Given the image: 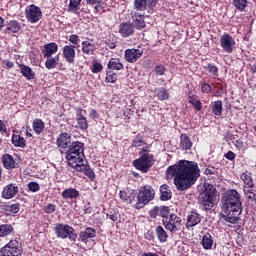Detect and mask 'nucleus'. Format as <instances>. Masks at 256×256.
<instances>
[{
    "label": "nucleus",
    "instance_id": "nucleus-4",
    "mask_svg": "<svg viewBox=\"0 0 256 256\" xmlns=\"http://www.w3.org/2000/svg\"><path fill=\"white\" fill-rule=\"evenodd\" d=\"M66 159L68 165L75 164V161H83L85 159V144L79 141L70 143L66 151Z\"/></svg>",
    "mask_w": 256,
    "mask_h": 256
},
{
    "label": "nucleus",
    "instance_id": "nucleus-59",
    "mask_svg": "<svg viewBox=\"0 0 256 256\" xmlns=\"http://www.w3.org/2000/svg\"><path fill=\"white\" fill-rule=\"evenodd\" d=\"M2 63L5 69H13V67L15 66V64L8 59L3 60Z\"/></svg>",
    "mask_w": 256,
    "mask_h": 256
},
{
    "label": "nucleus",
    "instance_id": "nucleus-51",
    "mask_svg": "<svg viewBox=\"0 0 256 256\" xmlns=\"http://www.w3.org/2000/svg\"><path fill=\"white\" fill-rule=\"evenodd\" d=\"M84 175H86V177L90 178L91 181H93V179H95V172H93V170H91V167H89L88 165L84 169Z\"/></svg>",
    "mask_w": 256,
    "mask_h": 256
},
{
    "label": "nucleus",
    "instance_id": "nucleus-22",
    "mask_svg": "<svg viewBox=\"0 0 256 256\" xmlns=\"http://www.w3.org/2000/svg\"><path fill=\"white\" fill-rule=\"evenodd\" d=\"M97 231L93 229L92 227H88L85 229V231H82L79 233L80 241L83 243H87L89 239H93V237H96Z\"/></svg>",
    "mask_w": 256,
    "mask_h": 256
},
{
    "label": "nucleus",
    "instance_id": "nucleus-19",
    "mask_svg": "<svg viewBox=\"0 0 256 256\" xmlns=\"http://www.w3.org/2000/svg\"><path fill=\"white\" fill-rule=\"evenodd\" d=\"M59 51V45L55 42L45 44L42 49L43 57H52Z\"/></svg>",
    "mask_w": 256,
    "mask_h": 256
},
{
    "label": "nucleus",
    "instance_id": "nucleus-43",
    "mask_svg": "<svg viewBox=\"0 0 256 256\" xmlns=\"http://www.w3.org/2000/svg\"><path fill=\"white\" fill-rule=\"evenodd\" d=\"M156 95L160 101H167V99H169V92H167L165 88L157 89Z\"/></svg>",
    "mask_w": 256,
    "mask_h": 256
},
{
    "label": "nucleus",
    "instance_id": "nucleus-58",
    "mask_svg": "<svg viewBox=\"0 0 256 256\" xmlns=\"http://www.w3.org/2000/svg\"><path fill=\"white\" fill-rule=\"evenodd\" d=\"M20 209L21 207H19V204H12L8 206V211H10V213H12L13 215L17 214Z\"/></svg>",
    "mask_w": 256,
    "mask_h": 256
},
{
    "label": "nucleus",
    "instance_id": "nucleus-2",
    "mask_svg": "<svg viewBox=\"0 0 256 256\" xmlns=\"http://www.w3.org/2000/svg\"><path fill=\"white\" fill-rule=\"evenodd\" d=\"M241 208V194L235 189L227 190L221 197V215L227 223L235 225L239 221Z\"/></svg>",
    "mask_w": 256,
    "mask_h": 256
},
{
    "label": "nucleus",
    "instance_id": "nucleus-47",
    "mask_svg": "<svg viewBox=\"0 0 256 256\" xmlns=\"http://www.w3.org/2000/svg\"><path fill=\"white\" fill-rule=\"evenodd\" d=\"M103 71V64L94 60L92 63V73H101Z\"/></svg>",
    "mask_w": 256,
    "mask_h": 256
},
{
    "label": "nucleus",
    "instance_id": "nucleus-15",
    "mask_svg": "<svg viewBox=\"0 0 256 256\" xmlns=\"http://www.w3.org/2000/svg\"><path fill=\"white\" fill-rule=\"evenodd\" d=\"M19 193V186L16 184H8L3 188V199H13Z\"/></svg>",
    "mask_w": 256,
    "mask_h": 256
},
{
    "label": "nucleus",
    "instance_id": "nucleus-52",
    "mask_svg": "<svg viewBox=\"0 0 256 256\" xmlns=\"http://www.w3.org/2000/svg\"><path fill=\"white\" fill-rule=\"evenodd\" d=\"M28 189L32 193H37V191H39V189H40L39 183H37V182H30L28 184Z\"/></svg>",
    "mask_w": 256,
    "mask_h": 256
},
{
    "label": "nucleus",
    "instance_id": "nucleus-20",
    "mask_svg": "<svg viewBox=\"0 0 256 256\" xmlns=\"http://www.w3.org/2000/svg\"><path fill=\"white\" fill-rule=\"evenodd\" d=\"M56 144L60 149L69 148V145L71 144V136L68 133H61L56 140Z\"/></svg>",
    "mask_w": 256,
    "mask_h": 256
},
{
    "label": "nucleus",
    "instance_id": "nucleus-55",
    "mask_svg": "<svg viewBox=\"0 0 256 256\" xmlns=\"http://www.w3.org/2000/svg\"><path fill=\"white\" fill-rule=\"evenodd\" d=\"M154 71L156 75L161 76V75H165V71H167V69L163 65H158L154 68Z\"/></svg>",
    "mask_w": 256,
    "mask_h": 256
},
{
    "label": "nucleus",
    "instance_id": "nucleus-56",
    "mask_svg": "<svg viewBox=\"0 0 256 256\" xmlns=\"http://www.w3.org/2000/svg\"><path fill=\"white\" fill-rule=\"evenodd\" d=\"M201 91H202V93H206L209 95V93H211V91H212L211 85L203 82L201 84Z\"/></svg>",
    "mask_w": 256,
    "mask_h": 256
},
{
    "label": "nucleus",
    "instance_id": "nucleus-63",
    "mask_svg": "<svg viewBox=\"0 0 256 256\" xmlns=\"http://www.w3.org/2000/svg\"><path fill=\"white\" fill-rule=\"evenodd\" d=\"M106 45L109 49H115V47H117V44L111 40H107Z\"/></svg>",
    "mask_w": 256,
    "mask_h": 256
},
{
    "label": "nucleus",
    "instance_id": "nucleus-3",
    "mask_svg": "<svg viewBox=\"0 0 256 256\" xmlns=\"http://www.w3.org/2000/svg\"><path fill=\"white\" fill-rule=\"evenodd\" d=\"M199 203L204 207L206 211H211L212 207H215L217 203V195L215 194V186L205 183L204 190L199 196Z\"/></svg>",
    "mask_w": 256,
    "mask_h": 256
},
{
    "label": "nucleus",
    "instance_id": "nucleus-26",
    "mask_svg": "<svg viewBox=\"0 0 256 256\" xmlns=\"http://www.w3.org/2000/svg\"><path fill=\"white\" fill-rule=\"evenodd\" d=\"M44 59H46L45 61L46 69H48L49 71H51V69H57V66L59 65V61H60L59 55L44 57Z\"/></svg>",
    "mask_w": 256,
    "mask_h": 256
},
{
    "label": "nucleus",
    "instance_id": "nucleus-25",
    "mask_svg": "<svg viewBox=\"0 0 256 256\" xmlns=\"http://www.w3.org/2000/svg\"><path fill=\"white\" fill-rule=\"evenodd\" d=\"M19 132L14 131L12 134V145L14 147H20L21 149H24V147L27 146V142L25 141V138L18 134Z\"/></svg>",
    "mask_w": 256,
    "mask_h": 256
},
{
    "label": "nucleus",
    "instance_id": "nucleus-21",
    "mask_svg": "<svg viewBox=\"0 0 256 256\" xmlns=\"http://www.w3.org/2000/svg\"><path fill=\"white\" fill-rule=\"evenodd\" d=\"M121 37H131V34L134 32V26L131 23H121L119 25V30Z\"/></svg>",
    "mask_w": 256,
    "mask_h": 256
},
{
    "label": "nucleus",
    "instance_id": "nucleus-38",
    "mask_svg": "<svg viewBox=\"0 0 256 256\" xmlns=\"http://www.w3.org/2000/svg\"><path fill=\"white\" fill-rule=\"evenodd\" d=\"M21 30V25H19V22L12 20L10 21L6 26V33H19Z\"/></svg>",
    "mask_w": 256,
    "mask_h": 256
},
{
    "label": "nucleus",
    "instance_id": "nucleus-14",
    "mask_svg": "<svg viewBox=\"0 0 256 256\" xmlns=\"http://www.w3.org/2000/svg\"><path fill=\"white\" fill-rule=\"evenodd\" d=\"M75 49V46L71 45H66L62 49L63 58L65 59L66 63H69L70 65H73V63H75Z\"/></svg>",
    "mask_w": 256,
    "mask_h": 256
},
{
    "label": "nucleus",
    "instance_id": "nucleus-13",
    "mask_svg": "<svg viewBox=\"0 0 256 256\" xmlns=\"http://www.w3.org/2000/svg\"><path fill=\"white\" fill-rule=\"evenodd\" d=\"M2 164L4 165L5 169L12 171V169L19 168V159L11 154H4L2 156Z\"/></svg>",
    "mask_w": 256,
    "mask_h": 256
},
{
    "label": "nucleus",
    "instance_id": "nucleus-35",
    "mask_svg": "<svg viewBox=\"0 0 256 256\" xmlns=\"http://www.w3.org/2000/svg\"><path fill=\"white\" fill-rule=\"evenodd\" d=\"M33 131L36 133V135H41L43 131H45V122L43 120L37 118L33 121L32 124Z\"/></svg>",
    "mask_w": 256,
    "mask_h": 256
},
{
    "label": "nucleus",
    "instance_id": "nucleus-54",
    "mask_svg": "<svg viewBox=\"0 0 256 256\" xmlns=\"http://www.w3.org/2000/svg\"><path fill=\"white\" fill-rule=\"evenodd\" d=\"M189 103H191V105H193L194 109H196L197 111H201V109L203 107L201 101H199V100L190 99Z\"/></svg>",
    "mask_w": 256,
    "mask_h": 256
},
{
    "label": "nucleus",
    "instance_id": "nucleus-60",
    "mask_svg": "<svg viewBox=\"0 0 256 256\" xmlns=\"http://www.w3.org/2000/svg\"><path fill=\"white\" fill-rule=\"evenodd\" d=\"M224 157L226 159H228V161H235V157H237V155L233 152V151H228Z\"/></svg>",
    "mask_w": 256,
    "mask_h": 256
},
{
    "label": "nucleus",
    "instance_id": "nucleus-45",
    "mask_svg": "<svg viewBox=\"0 0 256 256\" xmlns=\"http://www.w3.org/2000/svg\"><path fill=\"white\" fill-rule=\"evenodd\" d=\"M56 210H57V206L55 204H51V203H48V204L44 205V207H43V211L45 213H47L48 215L55 213Z\"/></svg>",
    "mask_w": 256,
    "mask_h": 256
},
{
    "label": "nucleus",
    "instance_id": "nucleus-53",
    "mask_svg": "<svg viewBox=\"0 0 256 256\" xmlns=\"http://www.w3.org/2000/svg\"><path fill=\"white\" fill-rule=\"evenodd\" d=\"M143 145V137L137 135L136 138L132 141V147H141Z\"/></svg>",
    "mask_w": 256,
    "mask_h": 256
},
{
    "label": "nucleus",
    "instance_id": "nucleus-32",
    "mask_svg": "<svg viewBox=\"0 0 256 256\" xmlns=\"http://www.w3.org/2000/svg\"><path fill=\"white\" fill-rule=\"evenodd\" d=\"M213 236H211V234L206 233L201 240V245L203 247V249L209 250V249H213Z\"/></svg>",
    "mask_w": 256,
    "mask_h": 256
},
{
    "label": "nucleus",
    "instance_id": "nucleus-16",
    "mask_svg": "<svg viewBox=\"0 0 256 256\" xmlns=\"http://www.w3.org/2000/svg\"><path fill=\"white\" fill-rule=\"evenodd\" d=\"M120 199L124 203H133L135 201V197H137V192L133 189H125V190H120L119 192Z\"/></svg>",
    "mask_w": 256,
    "mask_h": 256
},
{
    "label": "nucleus",
    "instance_id": "nucleus-46",
    "mask_svg": "<svg viewBox=\"0 0 256 256\" xmlns=\"http://www.w3.org/2000/svg\"><path fill=\"white\" fill-rule=\"evenodd\" d=\"M158 213H159V217H162L163 219L169 218V208L162 206V207H158Z\"/></svg>",
    "mask_w": 256,
    "mask_h": 256
},
{
    "label": "nucleus",
    "instance_id": "nucleus-27",
    "mask_svg": "<svg viewBox=\"0 0 256 256\" xmlns=\"http://www.w3.org/2000/svg\"><path fill=\"white\" fill-rule=\"evenodd\" d=\"M81 1L82 0H70L68 5V13H74V15H81Z\"/></svg>",
    "mask_w": 256,
    "mask_h": 256
},
{
    "label": "nucleus",
    "instance_id": "nucleus-34",
    "mask_svg": "<svg viewBox=\"0 0 256 256\" xmlns=\"http://www.w3.org/2000/svg\"><path fill=\"white\" fill-rule=\"evenodd\" d=\"M108 71H121L123 70V64L119 60L112 58L107 64Z\"/></svg>",
    "mask_w": 256,
    "mask_h": 256
},
{
    "label": "nucleus",
    "instance_id": "nucleus-17",
    "mask_svg": "<svg viewBox=\"0 0 256 256\" xmlns=\"http://www.w3.org/2000/svg\"><path fill=\"white\" fill-rule=\"evenodd\" d=\"M83 113H85V110L78 108L76 110V121L79 126V129L82 131H86V129L89 128V124L87 122V118L83 116Z\"/></svg>",
    "mask_w": 256,
    "mask_h": 256
},
{
    "label": "nucleus",
    "instance_id": "nucleus-29",
    "mask_svg": "<svg viewBox=\"0 0 256 256\" xmlns=\"http://www.w3.org/2000/svg\"><path fill=\"white\" fill-rule=\"evenodd\" d=\"M180 147L183 151H189L191 147H193V142H191V138L187 136V134H182L180 137Z\"/></svg>",
    "mask_w": 256,
    "mask_h": 256
},
{
    "label": "nucleus",
    "instance_id": "nucleus-10",
    "mask_svg": "<svg viewBox=\"0 0 256 256\" xmlns=\"http://www.w3.org/2000/svg\"><path fill=\"white\" fill-rule=\"evenodd\" d=\"M25 16L29 23H37L41 21V18L43 17V12L41 11V8L34 4H31L25 8Z\"/></svg>",
    "mask_w": 256,
    "mask_h": 256
},
{
    "label": "nucleus",
    "instance_id": "nucleus-1",
    "mask_svg": "<svg viewBox=\"0 0 256 256\" xmlns=\"http://www.w3.org/2000/svg\"><path fill=\"white\" fill-rule=\"evenodd\" d=\"M167 174L174 177L177 191H187L197 183V179L201 177V170L194 161L180 160L177 165L168 167Z\"/></svg>",
    "mask_w": 256,
    "mask_h": 256
},
{
    "label": "nucleus",
    "instance_id": "nucleus-62",
    "mask_svg": "<svg viewBox=\"0 0 256 256\" xmlns=\"http://www.w3.org/2000/svg\"><path fill=\"white\" fill-rule=\"evenodd\" d=\"M159 207H154L153 210H151L150 215L151 217H153L154 219L159 217Z\"/></svg>",
    "mask_w": 256,
    "mask_h": 256
},
{
    "label": "nucleus",
    "instance_id": "nucleus-48",
    "mask_svg": "<svg viewBox=\"0 0 256 256\" xmlns=\"http://www.w3.org/2000/svg\"><path fill=\"white\" fill-rule=\"evenodd\" d=\"M207 71L211 74L214 75V77H217L219 75V68L213 64H208V66L205 67Z\"/></svg>",
    "mask_w": 256,
    "mask_h": 256
},
{
    "label": "nucleus",
    "instance_id": "nucleus-61",
    "mask_svg": "<svg viewBox=\"0 0 256 256\" xmlns=\"http://www.w3.org/2000/svg\"><path fill=\"white\" fill-rule=\"evenodd\" d=\"M147 1V9L149 11H153V7L157 5V0H146Z\"/></svg>",
    "mask_w": 256,
    "mask_h": 256
},
{
    "label": "nucleus",
    "instance_id": "nucleus-42",
    "mask_svg": "<svg viewBox=\"0 0 256 256\" xmlns=\"http://www.w3.org/2000/svg\"><path fill=\"white\" fill-rule=\"evenodd\" d=\"M134 9L136 11H145L147 9V0H134Z\"/></svg>",
    "mask_w": 256,
    "mask_h": 256
},
{
    "label": "nucleus",
    "instance_id": "nucleus-12",
    "mask_svg": "<svg viewBox=\"0 0 256 256\" xmlns=\"http://www.w3.org/2000/svg\"><path fill=\"white\" fill-rule=\"evenodd\" d=\"M141 57H143V48L141 47L125 50L124 59L127 63H137Z\"/></svg>",
    "mask_w": 256,
    "mask_h": 256
},
{
    "label": "nucleus",
    "instance_id": "nucleus-9",
    "mask_svg": "<svg viewBox=\"0 0 256 256\" xmlns=\"http://www.w3.org/2000/svg\"><path fill=\"white\" fill-rule=\"evenodd\" d=\"M162 221L165 229L170 231V233H177V231H181V227H183V220L181 217L177 216V214H170L168 218Z\"/></svg>",
    "mask_w": 256,
    "mask_h": 256
},
{
    "label": "nucleus",
    "instance_id": "nucleus-40",
    "mask_svg": "<svg viewBox=\"0 0 256 256\" xmlns=\"http://www.w3.org/2000/svg\"><path fill=\"white\" fill-rule=\"evenodd\" d=\"M12 231L13 226L11 224L0 225V237H7V235H11Z\"/></svg>",
    "mask_w": 256,
    "mask_h": 256
},
{
    "label": "nucleus",
    "instance_id": "nucleus-64",
    "mask_svg": "<svg viewBox=\"0 0 256 256\" xmlns=\"http://www.w3.org/2000/svg\"><path fill=\"white\" fill-rule=\"evenodd\" d=\"M107 217H108V219H110L111 221H117V219H118V216H117V214H107Z\"/></svg>",
    "mask_w": 256,
    "mask_h": 256
},
{
    "label": "nucleus",
    "instance_id": "nucleus-6",
    "mask_svg": "<svg viewBox=\"0 0 256 256\" xmlns=\"http://www.w3.org/2000/svg\"><path fill=\"white\" fill-rule=\"evenodd\" d=\"M55 235L59 239H69L70 241H77V233L75 228L67 224H57L55 229Z\"/></svg>",
    "mask_w": 256,
    "mask_h": 256
},
{
    "label": "nucleus",
    "instance_id": "nucleus-44",
    "mask_svg": "<svg viewBox=\"0 0 256 256\" xmlns=\"http://www.w3.org/2000/svg\"><path fill=\"white\" fill-rule=\"evenodd\" d=\"M68 41L72 44L71 47H74L77 49V46L79 45L80 43V39L79 37L77 36V34H71L69 37H68Z\"/></svg>",
    "mask_w": 256,
    "mask_h": 256
},
{
    "label": "nucleus",
    "instance_id": "nucleus-5",
    "mask_svg": "<svg viewBox=\"0 0 256 256\" xmlns=\"http://www.w3.org/2000/svg\"><path fill=\"white\" fill-rule=\"evenodd\" d=\"M155 199V190L149 185L140 188L137 195L136 209H143L144 205L151 203Z\"/></svg>",
    "mask_w": 256,
    "mask_h": 256
},
{
    "label": "nucleus",
    "instance_id": "nucleus-39",
    "mask_svg": "<svg viewBox=\"0 0 256 256\" xmlns=\"http://www.w3.org/2000/svg\"><path fill=\"white\" fill-rule=\"evenodd\" d=\"M72 169H76V171L80 173H84L85 169H87V165H85V159L83 160H75L74 164H69Z\"/></svg>",
    "mask_w": 256,
    "mask_h": 256
},
{
    "label": "nucleus",
    "instance_id": "nucleus-23",
    "mask_svg": "<svg viewBox=\"0 0 256 256\" xmlns=\"http://www.w3.org/2000/svg\"><path fill=\"white\" fill-rule=\"evenodd\" d=\"M199 223H201V215H199L197 212H191V214L187 217V229L195 227L196 225H199Z\"/></svg>",
    "mask_w": 256,
    "mask_h": 256
},
{
    "label": "nucleus",
    "instance_id": "nucleus-11",
    "mask_svg": "<svg viewBox=\"0 0 256 256\" xmlns=\"http://www.w3.org/2000/svg\"><path fill=\"white\" fill-rule=\"evenodd\" d=\"M235 38L231 36L229 33H225L220 37V46L222 47L225 53H233V49H235Z\"/></svg>",
    "mask_w": 256,
    "mask_h": 256
},
{
    "label": "nucleus",
    "instance_id": "nucleus-33",
    "mask_svg": "<svg viewBox=\"0 0 256 256\" xmlns=\"http://www.w3.org/2000/svg\"><path fill=\"white\" fill-rule=\"evenodd\" d=\"M155 233L160 243H167L169 235H167V231H165V228H163V226H157L155 228Z\"/></svg>",
    "mask_w": 256,
    "mask_h": 256
},
{
    "label": "nucleus",
    "instance_id": "nucleus-36",
    "mask_svg": "<svg viewBox=\"0 0 256 256\" xmlns=\"http://www.w3.org/2000/svg\"><path fill=\"white\" fill-rule=\"evenodd\" d=\"M160 199L161 201H169L172 197L171 190L169 189V186L166 184H163L160 186Z\"/></svg>",
    "mask_w": 256,
    "mask_h": 256
},
{
    "label": "nucleus",
    "instance_id": "nucleus-31",
    "mask_svg": "<svg viewBox=\"0 0 256 256\" xmlns=\"http://www.w3.org/2000/svg\"><path fill=\"white\" fill-rule=\"evenodd\" d=\"M211 111L217 117H221L223 115V102L221 100L214 101L211 104Z\"/></svg>",
    "mask_w": 256,
    "mask_h": 256
},
{
    "label": "nucleus",
    "instance_id": "nucleus-18",
    "mask_svg": "<svg viewBox=\"0 0 256 256\" xmlns=\"http://www.w3.org/2000/svg\"><path fill=\"white\" fill-rule=\"evenodd\" d=\"M131 18L136 29H145V16L139 14V12L132 11Z\"/></svg>",
    "mask_w": 256,
    "mask_h": 256
},
{
    "label": "nucleus",
    "instance_id": "nucleus-50",
    "mask_svg": "<svg viewBox=\"0 0 256 256\" xmlns=\"http://www.w3.org/2000/svg\"><path fill=\"white\" fill-rule=\"evenodd\" d=\"M94 11H96V13L105 12V3L103 2V0H99V2L96 3V5L94 6Z\"/></svg>",
    "mask_w": 256,
    "mask_h": 256
},
{
    "label": "nucleus",
    "instance_id": "nucleus-30",
    "mask_svg": "<svg viewBox=\"0 0 256 256\" xmlns=\"http://www.w3.org/2000/svg\"><path fill=\"white\" fill-rule=\"evenodd\" d=\"M79 195V190L75 188H67L62 192L63 199H77Z\"/></svg>",
    "mask_w": 256,
    "mask_h": 256
},
{
    "label": "nucleus",
    "instance_id": "nucleus-8",
    "mask_svg": "<svg viewBox=\"0 0 256 256\" xmlns=\"http://www.w3.org/2000/svg\"><path fill=\"white\" fill-rule=\"evenodd\" d=\"M23 247L16 239L10 240L3 248H1L0 256H21Z\"/></svg>",
    "mask_w": 256,
    "mask_h": 256
},
{
    "label": "nucleus",
    "instance_id": "nucleus-28",
    "mask_svg": "<svg viewBox=\"0 0 256 256\" xmlns=\"http://www.w3.org/2000/svg\"><path fill=\"white\" fill-rule=\"evenodd\" d=\"M241 181L244 183V189H253L255 187V184L253 183V177L251 176V172H243L240 175Z\"/></svg>",
    "mask_w": 256,
    "mask_h": 256
},
{
    "label": "nucleus",
    "instance_id": "nucleus-57",
    "mask_svg": "<svg viewBox=\"0 0 256 256\" xmlns=\"http://www.w3.org/2000/svg\"><path fill=\"white\" fill-rule=\"evenodd\" d=\"M234 146L236 147V149H238V151L245 150V142L243 140H236L234 142Z\"/></svg>",
    "mask_w": 256,
    "mask_h": 256
},
{
    "label": "nucleus",
    "instance_id": "nucleus-7",
    "mask_svg": "<svg viewBox=\"0 0 256 256\" xmlns=\"http://www.w3.org/2000/svg\"><path fill=\"white\" fill-rule=\"evenodd\" d=\"M155 163L153 155L151 154H142L139 159L133 161L134 167L141 171V173H149L152 165Z\"/></svg>",
    "mask_w": 256,
    "mask_h": 256
},
{
    "label": "nucleus",
    "instance_id": "nucleus-37",
    "mask_svg": "<svg viewBox=\"0 0 256 256\" xmlns=\"http://www.w3.org/2000/svg\"><path fill=\"white\" fill-rule=\"evenodd\" d=\"M20 69L23 77H25L28 81H31V79H35V72H33V69H31V67L21 65Z\"/></svg>",
    "mask_w": 256,
    "mask_h": 256
},
{
    "label": "nucleus",
    "instance_id": "nucleus-41",
    "mask_svg": "<svg viewBox=\"0 0 256 256\" xmlns=\"http://www.w3.org/2000/svg\"><path fill=\"white\" fill-rule=\"evenodd\" d=\"M118 75L117 73L111 71V70H107L106 71V78L105 81L107 83H117V79H118Z\"/></svg>",
    "mask_w": 256,
    "mask_h": 256
},
{
    "label": "nucleus",
    "instance_id": "nucleus-49",
    "mask_svg": "<svg viewBox=\"0 0 256 256\" xmlns=\"http://www.w3.org/2000/svg\"><path fill=\"white\" fill-rule=\"evenodd\" d=\"M235 7H237L240 11L245 10L247 7V0H233Z\"/></svg>",
    "mask_w": 256,
    "mask_h": 256
},
{
    "label": "nucleus",
    "instance_id": "nucleus-24",
    "mask_svg": "<svg viewBox=\"0 0 256 256\" xmlns=\"http://www.w3.org/2000/svg\"><path fill=\"white\" fill-rule=\"evenodd\" d=\"M97 50V47L94 43H91L89 41H83L82 42V53L84 55H87V57H91V55H95V51Z\"/></svg>",
    "mask_w": 256,
    "mask_h": 256
}]
</instances>
